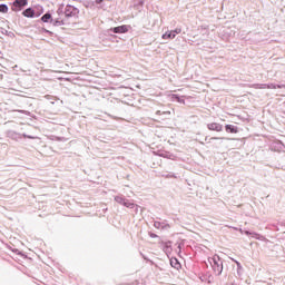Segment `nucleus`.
<instances>
[{"instance_id": "obj_11", "label": "nucleus", "mask_w": 285, "mask_h": 285, "mask_svg": "<svg viewBox=\"0 0 285 285\" xmlns=\"http://www.w3.org/2000/svg\"><path fill=\"white\" fill-rule=\"evenodd\" d=\"M170 101H174L176 104H183L184 106L186 105V96H181L179 94H171L169 95Z\"/></svg>"}, {"instance_id": "obj_22", "label": "nucleus", "mask_w": 285, "mask_h": 285, "mask_svg": "<svg viewBox=\"0 0 285 285\" xmlns=\"http://www.w3.org/2000/svg\"><path fill=\"white\" fill-rule=\"evenodd\" d=\"M32 8H33V12L36 13V17L39 19V17L43 14V6L35 4Z\"/></svg>"}, {"instance_id": "obj_37", "label": "nucleus", "mask_w": 285, "mask_h": 285, "mask_svg": "<svg viewBox=\"0 0 285 285\" xmlns=\"http://www.w3.org/2000/svg\"><path fill=\"white\" fill-rule=\"evenodd\" d=\"M129 285H144L141 282L139 281H134L132 283H130Z\"/></svg>"}, {"instance_id": "obj_42", "label": "nucleus", "mask_w": 285, "mask_h": 285, "mask_svg": "<svg viewBox=\"0 0 285 285\" xmlns=\"http://www.w3.org/2000/svg\"><path fill=\"white\" fill-rule=\"evenodd\" d=\"M110 41H102V46H107V47H110Z\"/></svg>"}, {"instance_id": "obj_16", "label": "nucleus", "mask_w": 285, "mask_h": 285, "mask_svg": "<svg viewBox=\"0 0 285 285\" xmlns=\"http://www.w3.org/2000/svg\"><path fill=\"white\" fill-rule=\"evenodd\" d=\"M79 3H82L83 8H87V10H95L97 8V4H95V1L90 0H79Z\"/></svg>"}, {"instance_id": "obj_7", "label": "nucleus", "mask_w": 285, "mask_h": 285, "mask_svg": "<svg viewBox=\"0 0 285 285\" xmlns=\"http://www.w3.org/2000/svg\"><path fill=\"white\" fill-rule=\"evenodd\" d=\"M157 157H163V159H171V161H175L177 159V156L168 150H157L154 153Z\"/></svg>"}, {"instance_id": "obj_1", "label": "nucleus", "mask_w": 285, "mask_h": 285, "mask_svg": "<svg viewBox=\"0 0 285 285\" xmlns=\"http://www.w3.org/2000/svg\"><path fill=\"white\" fill-rule=\"evenodd\" d=\"M224 262L226 261H224V258H222L218 254L208 257V263L212 266L215 277H222V275H224V277H228V269L224 271Z\"/></svg>"}, {"instance_id": "obj_18", "label": "nucleus", "mask_w": 285, "mask_h": 285, "mask_svg": "<svg viewBox=\"0 0 285 285\" xmlns=\"http://www.w3.org/2000/svg\"><path fill=\"white\" fill-rule=\"evenodd\" d=\"M246 235L252 237V239H258V242H264L266 239L264 235L258 234L257 232H247Z\"/></svg>"}, {"instance_id": "obj_31", "label": "nucleus", "mask_w": 285, "mask_h": 285, "mask_svg": "<svg viewBox=\"0 0 285 285\" xmlns=\"http://www.w3.org/2000/svg\"><path fill=\"white\" fill-rule=\"evenodd\" d=\"M60 20L59 18H52V21H51V24L55 27V28H59L60 26Z\"/></svg>"}, {"instance_id": "obj_41", "label": "nucleus", "mask_w": 285, "mask_h": 285, "mask_svg": "<svg viewBox=\"0 0 285 285\" xmlns=\"http://www.w3.org/2000/svg\"><path fill=\"white\" fill-rule=\"evenodd\" d=\"M161 228H165V230H166V229L170 228V224L166 223L165 226L163 225Z\"/></svg>"}, {"instance_id": "obj_47", "label": "nucleus", "mask_w": 285, "mask_h": 285, "mask_svg": "<svg viewBox=\"0 0 285 285\" xmlns=\"http://www.w3.org/2000/svg\"><path fill=\"white\" fill-rule=\"evenodd\" d=\"M21 112H22V114H26V111H24V110H21Z\"/></svg>"}, {"instance_id": "obj_32", "label": "nucleus", "mask_w": 285, "mask_h": 285, "mask_svg": "<svg viewBox=\"0 0 285 285\" xmlns=\"http://www.w3.org/2000/svg\"><path fill=\"white\" fill-rule=\"evenodd\" d=\"M2 35H7V37H14V32H12V31H8V30H6V29H2Z\"/></svg>"}, {"instance_id": "obj_24", "label": "nucleus", "mask_w": 285, "mask_h": 285, "mask_svg": "<svg viewBox=\"0 0 285 285\" xmlns=\"http://www.w3.org/2000/svg\"><path fill=\"white\" fill-rule=\"evenodd\" d=\"M178 255H181V250H184V247L186 246V239H181L180 242L176 243Z\"/></svg>"}, {"instance_id": "obj_33", "label": "nucleus", "mask_w": 285, "mask_h": 285, "mask_svg": "<svg viewBox=\"0 0 285 285\" xmlns=\"http://www.w3.org/2000/svg\"><path fill=\"white\" fill-rule=\"evenodd\" d=\"M148 235H149V237H151V239H157V238L159 239V235H157L153 232H149Z\"/></svg>"}, {"instance_id": "obj_45", "label": "nucleus", "mask_w": 285, "mask_h": 285, "mask_svg": "<svg viewBox=\"0 0 285 285\" xmlns=\"http://www.w3.org/2000/svg\"><path fill=\"white\" fill-rule=\"evenodd\" d=\"M0 81H3V75L0 72Z\"/></svg>"}, {"instance_id": "obj_34", "label": "nucleus", "mask_w": 285, "mask_h": 285, "mask_svg": "<svg viewBox=\"0 0 285 285\" xmlns=\"http://www.w3.org/2000/svg\"><path fill=\"white\" fill-rule=\"evenodd\" d=\"M163 115L165 117V119H168L171 115L170 110H167V111H163Z\"/></svg>"}, {"instance_id": "obj_10", "label": "nucleus", "mask_w": 285, "mask_h": 285, "mask_svg": "<svg viewBox=\"0 0 285 285\" xmlns=\"http://www.w3.org/2000/svg\"><path fill=\"white\" fill-rule=\"evenodd\" d=\"M102 41H110L111 43H119V38L117 37V35H115L112 31H110V29H108L107 31H105V38L102 39Z\"/></svg>"}, {"instance_id": "obj_6", "label": "nucleus", "mask_w": 285, "mask_h": 285, "mask_svg": "<svg viewBox=\"0 0 285 285\" xmlns=\"http://www.w3.org/2000/svg\"><path fill=\"white\" fill-rule=\"evenodd\" d=\"M12 12H21L26 6H28V0H14L10 2Z\"/></svg>"}, {"instance_id": "obj_40", "label": "nucleus", "mask_w": 285, "mask_h": 285, "mask_svg": "<svg viewBox=\"0 0 285 285\" xmlns=\"http://www.w3.org/2000/svg\"><path fill=\"white\" fill-rule=\"evenodd\" d=\"M278 226L284 227L285 228V220L278 222Z\"/></svg>"}, {"instance_id": "obj_46", "label": "nucleus", "mask_w": 285, "mask_h": 285, "mask_svg": "<svg viewBox=\"0 0 285 285\" xmlns=\"http://www.w3.org/2000/svg\"><path fill=\"white\" fill-rule=\"evenodd\" d=\"M217 139H219V138H217V137H212L210 138V140H217Z\"/></svg>"}, {"instance_id": "obj_39", "label": "nucleus", "mask_w": 285, "mask_h": 285, "mask_svg": "<svg viewBox=\"0 0 285 285\" xmlns=\"http://www.w3.org/2000/svg\"><path fill=\"white\" fill-rule=\"evenodd\" d=\"M102 1L104 0H95L94 2H95L96 6H101Z\"/></svg>"}, {"instance_id": "obj_8", "label": "nucleus", "mask_w": 285, "mask_h": 285, "mask_svg": "<svg viewBox=\"0 0 285 285\" xmlns=\"http://www.w3.org/2000/svg\"><path fill=\"white\" fill-rule=\"evenodd\" d=\"M160 246L165 255H167V257H170V255L173 254V240H166V242L161 240Z\"/></svg>"}, {"instance_id": "obj_36", "label": "nucleus", "mask_w": 285, "mask_h": 285, "mask_svg": "<svg viewBox=\"0 0 285 285\" xmlns=\"http://www.w3.org/2000/svg\"><path fill=\"white\" fill-rule=\"evenodd\" d=\"M273 230L279 233V225H272Z\"/></svg>"}, {"instance_id": "obj_4", "label": "nucleus", "mask_w": 285, "mask_h": 285, "mask_svg": "<svg viewBox=\"0 0 285 285\" xmlns=\"http://www.w3.org/2000/svg\"><path fill=\"white\" fill-rule=\"evenodd\" d=\"M132 30V26L130 24H120L118 27H111L109 28V32H112L114 35H126Z\"/></svg>"}, {"instance_id": "obj_13", "label": "nucleus", "mask_w": 285, "mask_h": 285, "mask_svg": "<svg viewBox=\"0 0 285 285\" xmlns=\"http://www.w3.org/2000/svg\"><path fill=\"white\" fill-rule=\"evenodd\" d=\"M207 129L214 132H222L224 130V126L218 122H209L207 124Z\"/></svg>"}, {"instance_id": "obj_9", "label": "nucleus", "mask_w": 285, "mask_h": 285, "mask_svg": "<svg viewBox=\"0 0 285 285\" xmlns=\"http://www.w3.org/2000/svg\"><path fill=\"white\" fill-rule=\"evenodd\" d=\"M177 35H181V28H176L174 30H168L165 33H163L161 39L168 40V39H175Z\"/></svg>"}, {"instance_id": "obj_17", "label": "nucleus", "mask_w": 285, "mask_h": 285, "mask_svg": "<svg viewBox=\"0 0 285 285\" xmlns=\"http://www.w3.org/2000/svg\"><path fill=\"white\" fill-rule=\"evenodd\" d=\"M52 11H47L42 17L40 18V21L42 23H52Z\"/></svg>"}, {"instance_id": "obj_30", "label": "nucleus", "mask_w": 285, "mask_h": 285, "mask_svg": "<svg viewBox=\"0 0 285 285\" xmlns=\"http://www.w3.org/2000/svg\"><path fill=\"white\" fill-rule=\"evenodd\" d=\"M131 210L134 209L135 214L137 215L139 213V210H144V208L137 204L134 203V207L130 208Z\"/></svg>"}, {"instance_id": "obj_5", "label": "nucleus", "mask_w": 285, "mask_h": 285, "mask_svg": "<svg viewBox=\"0 0 285 285\" xmlns=\"http://www.w3.org/2000/svg\"><path fill=\"white\" fill-rule=\"evenodd\" d=\"M9 139H13V141H19V139H37V137L28 134H19L14 130L8 131Z\"/></svg>"}, {"instance_id": "obj_21", "label": "nucleus", "mask_w": 285, "mask_h": 285, "mask_svg": "<svg viewBox=\"0 0 285 285\" xmlns=\"http://www.w3.org/2000/svg\"><path fill=\"white\" fill-rule=\"evenodd\" d=\"M282 88H285L284 83H274V82L267 83V90H277V89H282Z\"/></svg>"}, {"instance_id": "obj_3", "label": "nucleus", "mask_w": 285, "mask_h": 285, "mask_svg": "<svg viewBox=\"0 0 285 285\" xmlns=\"http://www.w3.org/2000/svg\"><path fill=\"white\" fill-rule=\"evenodd\" d=\"M114 202H116V204H119L120 206H124L125 208L135 207V203H132V202H130V199L126 198V196H124V194L115 196Z\"/></svg>"}, {"instance_id": "obj_29", "label": "nucleus", "mask_w": 285, "mask_h": 285, "mask_svg": "<svg viewBox=\"0 0 285 285\" xmlns=\"http://www.w3.org/2000/svg\"><path fill=\"white\" fill-rule=\"evenodd\" d=\"M40 32H43V35H48L49 37H53V36H55V32H52V31L46 29L45 27H42V28L40 29Z\"/></svg>"}, {"instance_id": "obj_25", "label": "nucleus", "mask_w": 285, "mask_h": 285, "mask_svg": "<svg viewBox=\"0 0 285 285\" xmlns=\"http://www.w3.org/2000/svg\"><path fill=\"white\" fill-rule=\"evenodd\" d=\"M253 88H255L256 90H266L268 89L267 83H254Z\"/></svg>"}, {"instance_id": "obj_43", "label": "nucleus", "mask_w": 285, "mask_h": 285, "mask_svg": "<svg viewBox=\"0 0 285 285\" xmlns=\"http://www.w3.org/2000/svg\"><path fill=\"white\" fill-rule=\"evenodd\" d=\"M60 26H66V20L65 19L60 20Z\"/></svg>"}, {"instance_id": "obj_2", "label": "nucleus", "mask_w": 285, "mask_h": 285, "mask_svg": "<svg viewBox=\"0 0 285 285\" xmlns=\"http://www.w3.org/2000/svg\"><path fill=\"white\" fill-rule=\"evenodd\" d=\"M81 11L79 8L72 6V4H66L65 7V17L67 19H79V13Z\"/></svg>"}, {"instance_id": "obj_35", "label": "nucleus", "mask_w": 285, "mask_h": 285, "mask_svg": "<svg viewBox=\"0 0 285 285\" xmlns=\"http://www.w3.org/2000/svg\"><path fill=\"white\" fill-rule=\"evenodd\" d=\"M163 225H164V223H161V222H155V223H154V226H155L156 228H161Z\"/></svg>"}, {"instance_id": "obj_28", "label": "nucleus", "mask_w": 285, "mask_h": 285, "mask_svg": "<svg viewBox=\"0 0 285 285\" xmlns=\"http://www.w3.org/2000/svg\"><path fill=\"white\" fill-rule=\"evenodd\" d=\"M165 179H177V174L170 171L164 175Z\"/></svg>"}, {"instance_id": "obj_14", "label": "nucleus", "mask_w": 285, "mask_h": 285, "mask_svg": "<svg viewBox=\"0 0 285 285\" xmlns=\"http://www.w3.org/2000/svg\"><path fill=\"white\" fill-rule=\"evenodd\" d=\"M169 264H170L171 268H175L176 271H180V268H181V263L179 262V258H177V257L169 258Z\"/></svg>"}, {"instance_id": "obj_12", "label": "nucleus", "mask_w": 285, "mask_h": 285, "mask_svg": "<svg viewBox=\"0 0 285 285\" xmlns=\"http://www.w3.org/2000/svg\"><path fill=\"white\" fill-rule=\"evenodd\" d=\"M22 17H26V19H38L33 7H28L27 9L22 10Z\"/></svg>"}, {"instance_id": "obj_20", "label": "nucleus", "mask_w": 285, "mask_h": 285, "mask_svg": "<svg viewBox=\"0 0 285 285\" xmlns=\"http://www.w3.org/2000/svg\"><path fill=\"white\" fill-rule=\"evenodd\" d=\"M225 130L232 135H237V132H239V127L235 125H225Z\"/></svg>"}, {"instance_id": "obj_15", "label": "nucleus", "mask_w": 285, "mask_h": 285, "mask_svg": "<svg viewBox=\"0 0 285 285\" xmlns=\"http://www.w3.org/2000/svg\"><path fill=\"white\" fill-rule=\"evenodd\" d=\"M145 3H146V0H134L132 7L135 10H138V12H141V10H144Z\"/></svg>"}, {"instance_id": "obj_26", "label": "nucleus", "mask_w": 285, "mask_h": 285, "mask_svg": "<svg viewBox=\"0 0 285 285\" xmlns=\"http://www.w3.org/2000/svg\"><path fill=\"white\" fill-rule=\"evenodd\" d=\"M58 17H61V14H66V7L63 4H60L57 9Z\"/></svg>"}, {"instance_id": "obj_23", "label": "nucleus", "mask_w": 285, "mask_h": 285, "mask_svg": "<svg viewBox=\"0 0 285 285\" xmlns=\"http://www.w3.org/2000/svg\"><path fill=\"white\" fill-rule=\"evenodd\" d=\"M9 250H11V253H14V255H19V257H22L23 259H26V257H28V255H26L23 252L19 250V248H14L12 246L8 247Z\"/></svg>"}, {"instance_id": "obj_27", "label": "nucleus", "mask_w": 285, "mask_h": 285, "mask_svg": "<svg viewBox=\"0 0 285 285\" xmlns=\"http://www.w3.org/2000/svg\"><path fill=\"white\" fill-rule=\"evenodd\" d=\"M8 10H9L8 4H6V3H0V12H1L2 14H8Z\"/></svg>"}, {"instance_id": "obj_38", "label": "nucleus", "mask_w": 285, "mask_h": 285, "mask_svg": "<svg viewBox=\"0 0 285 285\" xmlns=\"http://www.w3.org/2000/svg\"><path fill=\"white\" fill-rule=\"evenodd\" d=\"M277 147L282 150L284 148V142L282 141L277 142Z\"/></svg>"}, {"instance_id": "obj_44", "label": "nucleus", "mask_w": 285, "mask_h": 285, "mask_svg": "<svg viewBox=\"0 0 285 285\" xmlns=\"http://www.w3.org/2000/svg\"><path fill=\"white\" fill-rule=\"evenodd\" d=\"M156 115H164V111L157 110V111H156Z\"/></svg>"}, {"instance_id": "obj_19", "label": "nucleus", "mask_w": 285, "mask_h": 285, "mask_svg": "<svg viewBox=\"0 0 285 285\" xmlns=\"http://www.w3.org/2000/svg\"><path fill=\"white\" fill-rule=\"evenodd\" d=\"M232 262L236 264V273L238 277H242V275H244V266H242V263L235 258H233Z\"/></svg>"}]
</instances>
